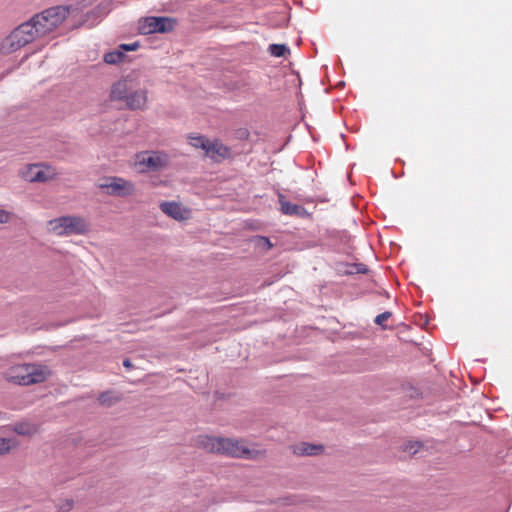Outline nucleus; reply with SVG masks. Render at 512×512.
Wrapping results in <instances>:
<instances>
[{
    "mask_svg": "<svg viewBox=\"0 0 512 512\" xmlns=\"http://www.w3.org/2000/svg\"><path fill=\"white\" fill-rule=\"evenodd\" d=\"M65 21H71V27L85 22L83 5H59L48 8L33 16L29 21L15 28L0 44L2 54L13 53L23 46L54 32Z\"/></svg>",
    "mask_w": 512,
    "mask_h": 512,
    "instance_id": "f257e3e1",
    "label": "nucleus"
},
{
    "mask_svg": "<svg viewBox=\"0 0 512 512\" xmlns=\"http://www.w3.org/2000/svg\"><path fill=\"white\" fill-rule=\"evenodd\" d=\"M198 443L208 452L235 458L256 459L261 454L258 450H250L244 442L231 438L200 436Z\"/></svg>",
    "mask_w": 512,
    "mask_h": 512,
    "instance_id": "f03ea898",
    "label": "nucleus"
},
{
    "mask_svg": "<svg viewBox=\"0 0 512 512\" xmlns=\"http://www.w3.org/2000/svg\"><path fill=\"white\" fill-rule=\"evenodd\" d=\"M50 375L51 371L47 366L37 363L13 365L4 372V377L7 381L22 386L42 383Z\"/></svg>",
    "mask_w": 512,
    "mask_h": 512,
    "instance_id": "7ed1b4c3",
    "label": "nucleus"
},
{
    "mask_svg": "<svg viewBox=\"0 0 512 512\" xmlns=\"http://www.w3.org/2000/svg\"><path fill=\"white\" fill-rule=\"evenodd\" d=\"M49 231L57 236L83 235L89 231V222L80 215H67L48 222Z\"/></svg>",
    "mask_w": 512,
    "mask_h": 512,
    "instance_id": "20e7f679",
    "label": "nucleus"
},
{
    "mask_svg": "<svg viewBox=\"0 0 512 512\" xmlns=\"http://www.w3.org/2000/svg\"><path fill=\"white\" fill-rule=\"evenodd\" d=\"M169 164V155L161 151H142L135 155L134 165L139 172L159 171Z\"/></svg>",
    "mask_w": 512,
    "mask_h": 512,
    "instance_id": "39448f33",
    "label": "nucleus"
},
{
    "mask_svg": "<svg viewBox=\"0 0 512 512\" xmlns=\"http://www.w3.org/2000/svg\"><path fill=\"white\" fill-rule=\"evenodd\" d=\"M98 187L104 190L108 195L117 197H127L135 193V185L133 182L121 177L103 178Z\"/></svg>",
    "mask_w": 512,
    "mask_h": 512,
    "instance_id": "423d86ee",
    "label": "nucleus"
},
{
    "mask_svg": "<svg viewBox=\"0 0 512 512\" xmlns=\"http://www.w3.org/2000/svg\"><path fill=\"white\" fill-rule=\"evenodd\" d=\"M176 21L170 17H146L139 21L140 34L166 33L174 29Z\"/></svg>",
    "mask_w": 512,
    "mask_h": 512,
    "instance_id": "0eeeda50",
    "label": "nucleus"
},
{
    "mask_svg": "<svg viewBox=\"0 0 512 512\" xmlns=\"http://www.w3.org/2000/svg\"><path fill=\"white\" fill-rule=\"evenodd\" d=\"M21 176L28 182H47L57 176V171L49 165L30 164L21 171Z\"/></svg>",
    "mask_w": 512,
    "mask_h": 512,
    "instance_id": "6e6552de",
    "label": "nucleus"
},
{
    "mask_svg": "<svg viewBox=\"0 0 512 512\" xmlns=\"http://www.w3.org/2000/svg\"><path fill=\"white\" fill-rule=\"evenodd\" d=\"M205 156L214 162H222L225 159L231 158V149L223 144L219 139H214L209 142L205 151Z\"/></svg>",
    "mask_w": 512,
    "mask_h": 512,
    "instance_id": "1a4fd4ad",
    "label": "nucleus"
},
{
    "mask_svg": "<svg viewBox=\"0 0 512 512\" xmlns=\"http://www.w3.org/2000/svg\"><path fill=\"white\" fill-rule=\"evenodd\" d=\"M126 106L131 110H144L147 108L148 92L145 89L130 91L126 100Z\"/></svg>",
    "mask_w": 512,
    "mask_h": 512,
    "instance_id": "9d476101",
    "label": "nucleus"
},
{
    "mask_svg": "<svg viewBox=\"0 0 512 512\" xmlns=\"http://www.w3.org/2000/svg\"><path fill=\"white\" fill-rule=\"evenodd\" d=\"M160 209L163 213L175 220H184L188 215V211L184 209L180 203L174 201L162 202Z\"/></svg>",
    "mask_w": 512,
    "mask_h": 512,
    "instance_id": "9b49d317",
    "label": "nucleus"
},
{
    "mask_svg": "<svg viewBox=\"0 0 512 512\" xmlns=\"http://www.w3.org/2000/svg\"><path fill=\"white\" fill-rule=\"evenodd\" d=\"M131 91V83L127 79L119 80L114 83L110 91V99L112 101L126 100Z\"/></svg>",
    "mask_w": 512,
    "mask_h": 512,
    "instance_id": "f8f14e48",
    "label": "nucleus"
},
{
    "mask_svg": "<svg viewBox=\"0 0 512 512\" xmlns=\"http://www.w3.org/2000/svg\"><path fill=\"white\" fill-rule=\"evenodd\" d=\"M279 201L281 205V212L285 215H296L302 217L307 213L304 207L286 201L282 195H280Z\"/></svg>",
    "mask_w": 512,
    "mask_h": 512,
    "instance_id": "ddd939ff",
    "label": "nucleus"
},
{
    "mask_svg": "<svg viewBox=\"0 0 512 512\" xmlns=\"http://www.w3.org/2000/svg\"><path fill=\"white\" fill-rule=\"evenodd\" d=\"M320 451H322V446H316L308 443H301L299 445L294 446L293 452L296 455H317Z\"/></svg>",
    "mask_w": 512,
    "mask_h": 512,
    "instance_id": "4468645a",
    "label": "nucleus"
},
{
    "mask_svg": "<svg viewBox=\"0 0 512 512\" xmlns=\"http://www.w3.org/2000/svg\"><path fill=\"white\" fill-rule=\"evenodd\" d=\"M38 426L32 423H18L14 427V431L19 435L32 436L38 432Z\"/></svg>",
    "mask_w": 512,
    "mask_h": 512,
    "instance_id": "2eb2a0df",
    "label": "nucleus"
},
{
    "mask_svg": "<svg viewBox=\"0 0 512 512\" xmlns=\"http://www.w3.org/2000/svg\"><path fill=\"white\" fill-rule=\"evenodd\" d=\"M210 140L203 135L189 136V144L197 149H202L204 152L207 149Z\"/></svg>",
    "mask_w": 512,
    "mask_h": 512,
    "instance_id": "dca6fc26",
    "label": "nucleus"
},
{
    "mask_svg": "<svg viewBox=\"0 0 512 512\" xmlns=\"http://www.w3.org/2000/svg\"><path fill=\"white\" fill-rule=\"evenodd\" d=\"M98 401L101 405L112 406L120 401V397L112 391H106L99 395Z\"/></svg>",
    "mask_w": 512,
    "mask_h": 512,
    "instance_id": "f3484780",
    "label": "nucleus"
},
{
    "mask_svg": "<svg viewBox=\"0 0 512 512\" xmlns=\"http://www.w3.org/2000/svg\"><path fill=\"white\" fill-rule=\"evenodd\" d=\"M16 439L12 438H0V455L9 453L12 449L18 446Z\"/></svg>",
    "mask_w": 512,
    "mask_h": 512,
    "instance_id": "a211bd4d",
    "label": "nucleus"
},
{
    "mask_svg": "<svg viewBox=\"0 0 512 512\" xmlns=\"http://www.w3.org/2000/svg\"><path fill=\"white\" fill-rule=\"evenodd\" d=\"M124 57H125V55H124L123 51L117 50V51H112V52L106 53L104 55V61L107 64H117V63L121 62L124 59Z\"/></svg>",
    "mask_w": 512,
    "mask_h": 512,
    "instance_id": "6ab92c4d",
    "label": "nucleus"
},
{
    "mask_svg": "<svg viewBox=\"0 0 512 512\" xmlns=\"http://www.w3.org/2000/svg\"><path fill=\"white\" fill-rule=\"evenodd\" d=\"M268 51L274 57H283L286 53H289V48L284 44H271Z\"/></svg>",
    "mask_w": 512,
    "mask_h": 512,
    "instance_id": "aec40b11",
    "label": "nucleus"
},
{
    "mask_svg": "<svg viewBox=\"0 0 512 512\" xmlns=\"http://www.w3.org/2000/svg\"><path fill=\"white\" fill-rule=\"evenodd\" d=\"M422 447L423 444L420 442H409L405 445L404 450L411 455H415L422 449Z\"/></svg>",
    "mask_w": 512,
    "mask_h": 512,
    "instance_id": "412c9836",
    "label": "nucleus"
},
{
    "mask_svg": "<svg viewBox=\"0 0 512 512\" xmlns=\"http://www.w3.org/2000/svg\"><path fill=\"white\" fill-rule=\"evenodd\" d=\"M368 272V268L365 264H353L350 266V269L347 271L349 274L353 273H359V274H366Z\"/></svg>",
    "mask_w": 512,
    "mask_h": 512,
    "instance_id": "4be33fe9",
    "label": "nucleus"
},
{
    "mask_svg": "<svg viewBox=\"0 0 512 512\" xmlns=\"http://www.w3.org/2000/svg\"><path fill=\"white\" fill-rule=\"evenodd\" d=\"M392 316V313L389 311L383 312L376 316L375 323L386 328L385 321H387Z\"/></svg>",
    "mask_w": 512,
    "mask_h": 512,
    "instance_id": "5701e85b",
    "label": "nucleus"
},
{
    "mask_svg": "<svg viewBox=\"0 0 512 512\" xmlns=\"http://www.w3.org/2000/svg\"><path fill=\"white\" fill-rule=\"evenodd\" d=\"M73 508V501L65 499L58 504V510L61 512H68Z\"/></svg>",
    "mask_w": 512,
    "mask_h": 512,
    "instance_id": "b1692460",
    "label": "nucleus"
},
{
    "mask_svg": "<svg viewBox=\"0 0 512 512\" xmlns=\"http://www.w3.org/2000/svg\"><path fill=\"white\" fill-rule=\"evenodd\" d=\"M12 218V213L7 211V210H4V209H0V224H5V223H8Z\"/></svg>",
    "mask_w": 512,
    "mask_h": 512,
    "instance_id": "393cba45",
    "label": "nucleus"
},
{
    "mask_svg": "<svg viewBox=\"0 0 512 512\" xmlns=\"http://www.w3.org/2000/svg\"><path fill=\"white\" fill-rule=\"evenodd\" d=\"M138 47H139V44L137 42H135L132 44H122L120 46V49H122L124 51H135L138 49Z\"/></svg>",
    "mask_w": 512,
    "mask_h": 512,
    "instance_id": "a878e982",
    "label": "nucleus"
},
{
    "mask_svg": "<svg viewBox=\"0 0 512 512\" xmlns=\"http://www.w3.org/2000/svg\"><path fill=\"white\" fill-rule=\"evenodd\" d=\"M123 365H124L125 367H127V368H131V367H132V363H131V361H130L129 359H125V360L123 361Z\"/></svg>",
    "mask_w": 512,
    "mask_h": 512,
    "instance_id": "bb28decb",
    "label": "nucleus"
},
{
    "mask_svg": "<svg viewBox=\"0 0 512 512\" xmlns=\"http://www.w3.org/2000/svg\"><path fill=\"white\" fill-rule=\"evenodd\" d=\"M262 239H263V240H265V242H266L269 246H271V244H270V242H269V240H268L267 238H262Z\"/></svg>",
    "mask_w": 512,
    "mask_h": 512,
    "instance_id": "cd10ccee",
    "label": "nucleus"
}]
</instances>
